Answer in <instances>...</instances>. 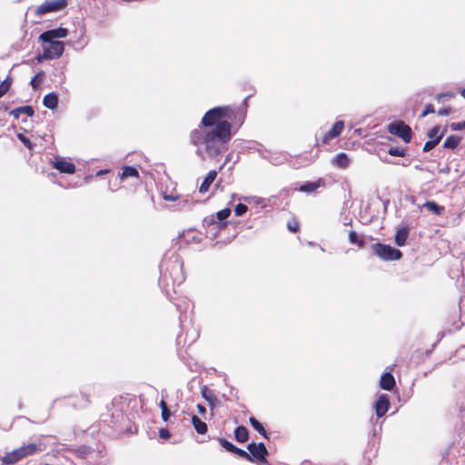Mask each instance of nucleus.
Masks as SVG:
<instances>
[{"label": "nucleus", "instance_id": "obj_36", "mask_svg": "<svg viewBox=\"0 0 465 465\" xmlns=\"http://www.w3.org/2000/svg\"><path fill=\"white\" fill-rule=\"evenodd\" d=\"M247 209L248 208L245 204L238 203L235 206L234 213L237 216H242V214H244L247 212Z\"/></svg>", "mask_w": 465, "mask_h": 465}, {"label": "nucleus", "instance_id": "obj_15", "mask_svg": "<svg viewBox=\"0 0 465 465\" xmlns=\"http://www.w3.org/2000/svg\"><path fill=\"white\" fill-rule=\"evenodd\" d=\"M419 207L425 208L427 211H429L430 213H431L435 215H440L444 211V207L441 205H439L434 201H427L421 206H419Z\"/></svg>", "mask_w": 465, "mask_h": 465}, {"label": "nucleus", "instance_id": "obj_21", "mask_svg": "<svg viewBox=\"0 0 465 465\" xmlns=\"http://www.w3.org/2000/svg\"><path fill=\"white\" fill-rule=\"evenodd\" d=\"M21 114H26L28 116H33L34 115V109L31 106H29V105H25V106H21V107L15 108V109L11 111V114L15 118H18Z\"/></svg>", "mask_w": 465, "mask_h": 465}, {"label": "nucleus", "instance_id": "obj_16", "mask_svg": "<svg viewBox=\"0 0 465 465\" xmlns=\"http://www.w3.org/2000/svg\"><path fill=\"white\" fill-rule=\"evenodd\" d=\"M217 176L216 171H210L199 188L201 193H204L209 190L210 185L213 183Z\"/></svg>", "mask_w": 465, "mask_h": 465}, {"label": "nucleus", "instance_id": "obj_41", "mask_svg": "<svg viewBox=\"0 0 465 465\" xmlns=\"http://www.w3.org/2000/svg\"><path fill=\"white\" fill-rule=\"evenodd\" d=\"M450 128L453 131H460L462 129H465V125H462V122H460V123H452L450 124Z\"/></svg>", "mask_w": 465, "mask_h": 465}, {"label": "nucleus", "instance_id": "obj_37", "mask_svg": "<svg viewBox=\"0 0 465 465\" xmlns=\"http://www.w3.org/2000/svg\"><path fill=\"white\" fill-rule=\"evenodd\" d=\"M17 137L28 149H33V143L23 134H18Z\"/></svg>", "mask_w": 465, "mask_h": 465}, {"label": "nucleus", "instance_id": "obj_42", "mask_svg": "<svg viewBox=\"0 0 465 465\" xmlns=\"http://www.w3.org/2000/svg\"><path fill=\"white\" fill-rule=\"evenodd\" d=\"M454 97L455 96V94L454 93H450V92H448V93H445V94H440L436 96V99L438 102H440L441 98L442 97Z\"/></svg>", "mask_w": 465, "mask_h": 465}, {"label": "nucleus", "instance_id": "obj_2", "mask_svg": "<svg viewBox=\"0 0 465 465\" xmlns=\"http://www.w3.org/2000/svg\"><path fill=\"white\" fill-rule=\"evenodd\" d=\"M374 253L384 261H396L401 257V252L390 245L375 243L371 246Z\"/></svg>", "mask_w": 465, "mask_h": 465}, {"label": "nucleus", "instance_id": "obj_10", "mask_svg": "<svg viewBox=\"0 0 465 465\" xmlns=\"http://www.w3.org/2000/svg\"><path fill=\"white\" fill-rule=\"evenodd\" d=\"M389 397L386 394H381L375 402V411L378 417H382L389 409Z\"/></svg>", "mask_w": 465, "mask_h": 465}, {"label": "nucleus", "instance_id": "obj_7", "mask_svg": "<svg viewBox=\"0 0 465 465\" xmlns=\"http://www.w3.org/2000/svg\"><path fill=\"white\" fill-rule=\"evenodd\" d=\"M52 165L62 173L72 174L75 172L74 164L62 157H55Z\"/></svg>", "mask_w": 465, "mask_h": 465}, {"label": "nucleus", "instance_id": "obj_23", "mask_svg": "<svg viewBox=\"0 0 465 465\" xmlns=\"http://www.w3.org/2000/svg\"><path fill=\"white\" fill-rule=\"evenodd\" d=\"M201 392L203 398H204L205 401H208L211 406H214V403L217 401V399L215 395L213 393V391L207 389L206 387H203Z\"/></svg>", "mask_w": 465, "mask_h": 465}, {"label": "nucleus", "instance_id": "obj_4", "mask_svg": "<svg viewBox=\"0 0 465 465\" xmlns=\"http://www.w3.org/2000/svg\"><path fill=\"white\" fill-rule=\"evenodd\" d=\"M44 44L43 57L45 59H57L64 51V45L61 41L42 42Z\"/></svg>", "mask_w": 465, "mask_h": 465}, {"label": "nucleus", "instance_id": "obj_26", "mask_svg": "<svg viewBox=\"0 0 465 465\" xmlns=\"http://www.w3.org/2000/svg\"><path fill=\"white\" fill-rule=\"evenodd\" d=\"M250 423L252 424V426L253 427V429L255 430H257L263 437L267 438V434H266L264 428L255 418L251 417Z\"/></svg>", "mask_w": 465, "mask_h": 465}, {"label": "nucleus", "instance_id": "obj_6", "mask_svg": "<svg viewBox=\"0 0 465 465\" xmlns=\"http://www.w3.org/2000/svg\"><path fill=\"white\" fill-rule=\"evenodd\" d=\"M67 35L68 30L66 28L59 27L44 32L40 35L39 40L41 42L57 41L56 39L64 38Z\"/></svg>", "mask_w": 465, "mask_h": 465}, {"label": "nucleus", "instance_id": "obj_19", "mask_svg": "<svg viewBox=\"0 0 465 465\" xmlns=\"http://www.w3.org/2000/svg\"><path fill=\"white\" fill-rule=\"evenodd\" d=\"M192 423L194 428V430L199 434H205L207 432V425L204 421H203L200 418H198L196 415L192 416Z\"/></svg>", "mask_w": 465, "mask_h": 465}, {"label": "nucleus", "instance_id": "obj_50", "mask_svg": "<svg viewBox=\"0 0 465 465\" xmlns=\"http://www.w3.org/2000/svg\"><path fill=\"white\" fill-rule=\"evenodd\" d=\"M106 173V171H105V170H102V171L98 172V173H97V174H98V175H101V174H104V173Z\"/></svg>", "mask_w": 465, "mask_h": 465}, {"label": "nucleus", "instance_id": "obj_33", "mask_svg": "<svg viewBox=\"0 0 465 465\" xmlns=\"http://www.w3.org/2000/svg\"><path fill=\"white\" fill-rule=\"evenodd\" d=\"M232 453H235V454L239 455L240 457L244 458V459H246V460H248L250 461L252 460V456L249 453H247L245 450H241V449H239L237 447H235V449L233 450Z\"/></svg>", "mask_w": 465, "mask_h": 465}, {"label": "nucleus", "instance_id": "obj_5", "mask_svg": "<svg viewBox=\"0 0 465 465\" xmlns=\"http://www.w3.org/2000/svg\"><path fill=\"white\" fill-rule=\"evenodd\" d=\"M390 134L401 138L405 143H410L411 140V129L403 122H395L388 126Z\"/></svg>", "mask_w": 465, "mask_h": 465}, {"label": "nucleus", "instance_id": "obj_22", "mask_svg": "<svg viewBox=\"0 0 465 465\" xmlns=\"http://www.w3.org/2000/svg\"><path fill=\"white\" fill-rule=\"evenodd\" d=\"M234 436L239 442H245L248 440V430L245 427L239 426L235 429Z\"/></svg>", "mask_w": 465, "mask_h": 465}, {"label": "nucleus", "instance_id": "obj_12", "mask_svg": "<svg viewBox=\"0 0 465 465\" xmlns=\"http://www.w3.org/2000/svg\"><path fill=\"white\" fill-rule=\"evenodd\" d=\"M22 460V457L18 451V449H15L10 452H7L5 456H3L0 460L3 465H12Z\"/></svg>", "mask_w": 465, "mask_h": 465}, {"label": "nucleus", "instance_id": "obj_38", "mask_svg": "<svg viewBox=\"0 0 465 465\" xmlns=\"http://www.w3.org/2000/svg\"><path fill=\"white\" fill-rule=\"evenodd\" d=\"M432 113H434V107H433V105H432V104H428V105L426 106V108L424 109V111L421 113V115H420V116H421V117H425V116H427L428 114H432Z\"/></svg>", "mask_w": 465, "mask_h": 465}, {"label": "nucleus", "instance_id": "obj_24", "mask_svg": "<svg viewBox=\"0 0 465 465\" xmlns=\"http://www.w3.org/2000/svg\"><path fill=\"white\" fill-rule=\"evenodd\" d=\"M127 177H138V171L132 166H125L123 168V173L120 175L122 180Z\"/></svg>", "mask_w": 465, "mask_h": 465}, {"label": "nucleus", "instance_id": "obj_47", "mask_svg": "<svg viewBox=\"0 0 465 465\" xmlns=\"http://www.w3.org/2000/svg\"><path fill=\"white\" fill-rule=\"evenodd\" d=\"M163 198L166 200V201H176L177 200V197H174L173 195H164Z\"/></svg>", "mask_w": 465, "mask_h": 465}, {"label": "nucleus", "instance_id": "obj_9", "mask_svg": "<svg viewBox=\"0 0 465 465\" xmlns=\"http://www.w3.org/2000/svg\"><path fill=\"white\" fill-rule=\"evenodd\" d=\"M41 444L37 443H28L21 446L18 449V451L22 457V459L26 458L28 456H32L35 454L37 451H43L44 449L41 447Z\"/></svg>", "mask_w": 465, "mask_h": 465}, {"label": "nucleus", "instance_id": "obj_32", "mask_svg": "<svg viewBox=\"0 0 465 465\" xmlns=\"http://www.w3.org/2000/svg\"><path fill=\"white\" fill-rule=\"evenodd\" d=\"M11 82L8 79L4 80L0 84V98L8 91Z\"/></svg>", "mask_w": 465, "mask_h": 465}, {"label": "nucleus", "instance_id": "obj_3", "mask_svg": "<svg viewBox=\"0 0 465 465\" xmlns=\"http://www.w3.org/2000/svg\"><path fill=\"white\" fill-rule=\"evenodd\" d=\"M67 0H45L35 9L37 15H43L47 13L58 12L65 8Z\"/></svg>", "mask_w": 465, "mask_h": 465}, {"label": "nucleus", "instance_id": "obj_8", "mask_svg": "<svg viewBox=\"0 0 465 465\" xmlns=\"http://www.w3.org/2000/svg\"><path fill=\"white\" fill-rule=\"evenodd\" d=\"M247 449L250 451L252 458H255L256 460L262 461H266L265 456L267 455V450L263 443L255 444L252 442L248 445Z\"/></svg>", "mask_w": 465, "mask_h": 465}, {"label": "nucleus", "instance_id": "obj_1", "mask_svg": "<svg viewBox=\"0 0 465 465\" xmlns=\"http://www.w3.org/2000/svg\"><path fill=\"white\" fill-rule=\"evenodd\" d=\"M234 114L229 106L214 107L203 117L201 124L191 134L196 154L202 159L214 157L231 139V124Z\"/></svg>", "mask_w": 465, "mask_h": 465}, {"label": "nucleus", "instance_id": "obj_11", "mask_svg": "<svg viewBox=\"0 0 465 465\" xmlns=\"http://www.w3.org/2000/svg\"><path fill=\"white\" fill-rule=\"evenodd\" d=\"M344 128V123L342 121H337L331 130L324 135L322 141L327 143L330 140L336 138L341 134Z\"/></svg>", "mask_w": 465, "mask_h": 465}, {"label": "nucleus", "instance_id": "obj_29", "mask_svg": "<svg viewBox=\"0 0 465 465\" xmlns=\"http://www.w3.org/2000/svg\"><path fill=\"white\" fill-rule=\"evenodd\" d=\"M231 214L230 208H224L215 213L216 218L219 223H225L224 220L227 219Z\"/></svg>", "mask_w": 465, "mask_h": 465}, {"label": "nucleus", "instance_id": "obj_31", "mask_svg": "<svg viewBox=\"0 0 465 465\" xmlns=\"http://www.w3.org/2000/svg\"><path fill=\"white\" fill-rule=\"evenodd\" d=\"M389 154L392 156H404L405 150L399 147H391L388 151Z\"/></svg>", "mask_w": 465, "mask_h": 465}, {"label": "nucleus", "instance_id": "obj_43", "mask_svg": "<svg viewBox=\"0 0 465 465\" xmlns=\"http://www.w3.org/2000/svg\"><path fill=\"white\" fill-rule=\"evenodd\" d=\"M40 77V74H36L30 82L31 85L33 86L34 89H36L38 87V84H39V81H38V78Z\"/></svg>", "mask_w": 465, "mask_h": 465}, {"label": "nucleus", "instance_id": "obj_44", "mask_svg": "<svg viewBox=\"0 0 465 465\" xmlns=\"http://www.w3.org/2000/svg\"><path fill=\"white\" fill-rule=\"evenodd\" d=\"M450 111H451V109H450V107H448V108H443V109H440V110L438 111V114H439L440 116H446V115L450 114Z\"/></svg>", "mask_w": 465, "mask_h": 465}, {"label": "nucleus", "instance_id": "obj_30", "mask_svg": "<svg viewBox=\"0 0 465 465\" xmlns=\"http://www.w3.org/2000/svg\"><path fill=\"white\" fill-rule=\"evenodd\" d=\"M440 127L438 126H435L433 127L428 134L430 140H434L436 139L437 137H439V142L440 141V138H441V134H440Z\"/></svg>", "mask_w": 465, "mask_h": 465}, {"label": "nucleus", "instance_id": "obj_35", "mask_svg": "<svg viewBox=\"0 0 465 465\" xmlns=\"http://www.w3.org/2000/svg\"><path fill=\"white\" fill-rule=\"evenodd\" d=\"M220 441V444L228 451L230 452H232L233 450L235 449V446L231 443L230 441H228L227 440H224V439H220L219 440Z\"/></svg>", "mask_w": 465, "mask_h": 465}, {"label": "nucleus", "instance_id": "obj_27", "mask_svg": "<svg viewBox=\"0 0 465 465\" xmlns=\"http://www.w3.org/2000/svg\"><path fill=\"white\" fill-rule=\"evenodd\" d=\"M459 143L460 138L456 136H450L445 140L443 146L445 148L454 149L459 144Z\"/></svg>", "mask_w": 465, "mask_h": 465}, {"label": "nucleus", "instance_id": "obj_45", "mask_svg": "<svg viewBox=\"0 0 465 465\" xmlns=\"http://www.w3.org/2000/svg\"><path fill=\"white\" fill-rule=\"evenodd\" d=\"M170 415H171V413H170V411H169V410H168V409H167V410H163V411H162V419H163L164 421H167V420H168V419L170 418Z\"/></svg>", "mask_w": 465, "mask_h": 465}, {"label": "nucleus", "instance_id": "obj_49", "mask_svg": "<svg viewBox=\"0 0 465 465\" xmlns=\"http://www.w3.org/2000/svg\"><path fill=\"white\" fill-rule=\"evenodd\" d=\"M460 94L465 99V88L460 91Z\"/></svg>", "mask_w": 465, "mask_h": 465}, {"label": "nucleus", "instance_id": "obj_34", "mask_svg": "<svg viewBox=\"0 0 465 465\" xmlns=\"http://www.w3.org/2000/svg\"><path fill=\"white\" fill-rule=\"evenodd\" d=\"M439 143V137H437L436 139L434 140H430L428 141L424 146H423V151L424 152H429L430 151L433 147H435L437 144Z\"/></svg>", "mask_w": 465, "mask_h": 465}, {"label": "nucleus", "instance_id": "obj_40", "mask_svg": "<svg viewBox=\"0 0 465 465\" xmlns=\"http://www.w3.org/2000/svg\"><path fill=\"white\" fill-rule=\"evenodd\" d=\"M159 436L161 439L167 440L170 438L171 434L168 430L166 429H161L159 430Z\"/></svg>", "mask_w": 465, "mask_h": 465}, {"label": "nucleus", "instance_id": "obj_13", "mask_svg": "<svg viewBox=\"0 0 465 465\" xmlns=\"http://www.w3.org/2000/svg\"><path fill=\"white\" fill-rule=\"evenodd\" d=\"M323 185L322 179H318L315 182H307L299 187V191L302 193H314L318 188Z\"/></svg>", "mask_w": 465, "mask_h": 465}, {"label": "nucleus", "instance_id": "obj_48", "mask_svg": "<svg viewBox=\"0 0 465 465\" xmlns=\"http://www.w3.org/2000/svg\"><path fill=\"white\" fill-rule=\"evenodd\" d=\"M160 407H161L162 411H163V410H167V409H168V408H167V405H166V403H165V401H164L163 400H162V401H161V402H160Z\"/></svg>", "mask_w": 465, "mask_h": 465}, {"label": "nucleus", "instance_id": "obj_17", "mask_svg": "<svg viewBox=\"0 0 465 465\" xmlns=\"http://www.w3.org/2000/svg\"><path fill=\"white\" fill-rule=\"evenodd\" d=\"M331 163L340 168L345 169L350 164V159L346 153H340L332 159Z\"/></svg>", "mask_w": 465, "mask_h": 465}, {"label": "nucleus", "instance_id": "obj_18", "mask_svg": "<svg viewBox=\"0 0 465 465\" xmlns=\"http://www.w3.org/2000/svg\"><path fill=\"white\" fill-rule=\"evenodd\" d=\"M43 104L48 109H55L58 104V97L54 93H49L45 95Z\"/></svg>", "mask_w": 465, "mask_h": 465}, {"label": "nucleus", "instance_id": "obj_25", "mask_svg": "<svg viewBox=\"0 0 465 465\" xmlns=\"http://www.w3.org/2000/svg\"><path fill=\"white\" fill-rule=\"evenodd\" d=\"M204 223L207 225H216V227L218 229H223L227 224V223H219L215 214H212L209 217H207L206 219H204Z\"/></svg>", "mask_w": 465, "mask_h": 465}, {"label": "nucleus", "instance_id": "obj_20", "mask_svg": "<svg viewBox=\"0 0 465 465\" xmlns=\"http://www.w3.org/2000/svg\"><path fill=\"white\" fill-rule=\"evenodd\" d=\"M409 231L407 228L402 227L397 230L395 235V242L398 246H403L408 238Z\"/></svg>", "mask_w": 465, "mask_h": 465}, {"label": "nucleus", "instance_id": "obj_14", "mask_svg": "<svg viewBox=\"0 0 465 465\" xmlns=\"http://www.w3.org/2000/svg\"><path fill=\"white\" fill-rule=\"evenodd\" d=\"M394 385H395V379L390 372H386L381 377L380 386L381 389L386 390V391H391V390H392Z\"/></svg>", "mask_w": 465, "mask_h": 465}, {"label": "nucleus", "instance_id": "obj_46", "mask_svg": "<svg viewBox=\"0 0 465 465\" xmlns=\"http://www.w3.org/2000/svg\"><path fill=\"white\" fill-rule=\"evenodd\" d=\"M197 410L201 414H204L206 412V409L202 404H197Z\"/></svg>", "mask_w": 465, "mask_h": 465}, {"label": "nucleus", "instance_id": "obj_39", "mask_svg": "<svg viewBox=\"0 0 465 465\" xmlns=\"http://www.w3.org/2000/svg\"><path fill=\"white\" fill-rule=\"evenodd\" d=\"M288 229L292 232H296L299 229V224L296 221H293V222H289L288 223Z\"/></svg>", "mask_w": 465, "mask_h": 465}, {"label": "nucleus", "instance_id": "obj_28", "mask_svg": "<svg viewBox=\"0 0 465 465\" xmlns=\"http://www.w3.org/2000/svg\"><path fill=\"white\" fill-rule=\"evenodd\" d=\"M349 241H350L351 243L357 244L360 247H362L363 244H364V242L361 239H360V237L358 236V234L354 231H350V232H349Z\"/></svg>", "mask_w": 465, "mask_h": 465}]
</instances>
